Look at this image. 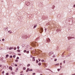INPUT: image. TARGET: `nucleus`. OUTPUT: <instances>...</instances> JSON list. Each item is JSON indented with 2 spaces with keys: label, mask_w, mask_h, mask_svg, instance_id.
<instances>
[{
  "label": "nucleus",
  "mask_w": 75,
  "mask_h": 75,
  "mask_svg": "<svg viewBox=\"0 0 75 75\" xmlns=\"http://www.w3.org/2000/svg\"><path fill=\"white\" fill-rule=\"evenodd\" d=\"M53 53H54L53 52H49V55L50 56V55H52V54Z\"/></svg>",
  "instance_id": "obj_1"
},
{
  "label": "nucleus",
  "mask_w": 75,
  "mask_h": 75,
  "mask_svg": "<svg viewBox=\"0 0 75 75\" xmlns=\"http://www.w3.org/2000/svg\"><path fill=\"white\" fill-rule=\"evenodd\" d=\"M40 31H41V33H42L43 32V28H41L40 29Z\"/></svg>",
  "instance_id": "obj_2"
},
{
  "label": "nucleus",
  "mask_w": 75,
  "mask_h": 75,
  "mask_svg": "<svg viewBox=\"0 0 75 75\" xmlns=\"http://www.w3.org/2000/svg\"><path fill=\"white\" fill-rule=\"evenodd\" d=\"M43 65H44V67H47V64H45V63H43Z\"/></svg>",
  "instance_id": "obj_3"
},
{
  "label": "nucleus",
  "mask_w": 75,
  "mask_h": 75,
  "mask_svg": "<svg viewBox=\"0 0 75 75\" xmlns=\"http://www.w3.org/2000/svg\"><path fill=\"white\" fill-rule=\"evenodd\" d=\"M29 69H30L28 68L27 69V70L26 71V72H28V71H29Z\"/></svg>",
  "instance_id": "obj_4"
},
{
  "label": "nucleus",
  "mask_w": 75,
  "mask_h": 75,
  "mask_svg": "<svg viewBox=\"0 0 75 75\" xmlns=\"http://www.w3.org/2000/svg\"><path fill=\"white\" fill-rule=\"evenodd\" d=\"M47 41L48 42H50V39L48 38L47 39Z\"/></svg>",
  "instance_id": "obj_5"
},
{
  "label": "nucleus",
  "mask_w": 75,
  "mask_h": 75,
  "mask_svg": "<svg viewBox=\"0 0 75 75\" xmlns=\"http://www.w3.org/2000/svg\"><path fill=\"white\" fill-rule=\"evenodd\" d=\"M9 68V69H10L11 70H12V67H10Z\"/></svg>",
  "instance_id": "obj_6"
},
{
  "label": "nucleus",
  "mask_w": 75,
  "mask_h": 75,
  "mask_svg": "<svg viewBox=\"0 0 75 75\" xmlns=\"http://www.w3.org/2000/svg\"><path fill=\"white\" fill-rule=\"evenodd\" d=\"M37 25H35L33 27V28H35V27H37Z\"/></svg>",
  "instance_id": "obj_7"
},
{
  "label": "nucleus",
  "mask_w": 75,
  "mask_h": 75,
  "mask_svg": "<svg viewBox=\"0 0 75 75\" xmlns=\"http://www.w3.org/2000/svg\"><path fill=\"white\" fill-rule=\"evenodd\" d=\"M26 69V68L25 67H24L23 68V70H25Z\"/></svg>",
  "instance_id": "obj_8"
},
{
  "label": "nucleus",
  "mask_w": 75,
  "mask_h": 75,
  "mask_svg": "<svg viewBox=\"0 0 75 75\" xmlns=\"http://www.w3.org/2000/svg\"><path fill=\"white\" fill-rule=\"evenodd\" d=\"M42 62H45V61H44V59H42L41 60Z\"/></svg>",
  "instance_id": "obj_9"
},
{
  "label": "nucleus",
  "mask_w": 75,
  "mask_h": 75,
  "mask_svg": "<svg viewBox=\"0 0 75 75\" xmlns=\"http://www.w3.org/2000/svg\"><path fill=\"white\" fill-rule=\"evenodd\" d=\"M9 56V55H8V54H7L6 55V57H8Z\"/></svg>",
  "instance_id": "obj_10"
},
{
  "label": "nucleus",
  "mask_w": 75,
  "mask_h": 75,
  "mask_svg": "<svg viewBox=\"0 0 75 75\" xmlns=\"http://www.w3.org/2000/svg\"><path fill=\"white\" fill-rule=\"evenodd\" d=\"M29 71H33V69H30L29 70Z\"/></svg>",
  "instance_id": "obj_11"
},
{
  "label": "nucleus",
  "mask_w": 75,
  "mask_h": 75,
  "mask_svg": "<svg viewBox=\"0 0 75 75\" xmlns=\"http://www.w3.org/2000/svg\"><path fill=\"white\" fill-rule=\"evenodd\" d=\"M9 74V73H6V75H8Z\"/></svg>",
  "instance_id": "obj_12"
},
{
  "label": "nucleus",
  "mask_w": 75,
  "mask_h": 75,
  "mask_svg": "<svg viewBox=\"0 0 75 75\" xmlns=\"http://www.w3.org/2000/svg\"><path fill=\"white\" fill-rule=\"evenodd\" d=\"M17 49H18V50H19V48H20V47L19 46H18L17 47Z\"/></svg>",
  "instance_id": "obj_13"
},
{
  "label": "nucleus",
  "mask_w": 75,
  "mask_h": 75,
  "mask_svg": "<svg viewBox=\"0 0 75 75\" xmlns=\"http://www.w3.org/2000/svg\"><path fill=\"white\" fill-rule=\"evenodd\" d=\"M12 49V47H11L9 48V50H11Z\"/></svg>",
  "instance_id": "obj_14"
},
{
  "label": "nucleus",
  "mask_w": 75,
  "mask_h": 75,
  "mask_svg": "<svg viewBox=\"0 0 75 75\" xmlns=\"http://www.w3.org/2000/svg\"><path fill=\"white\" fill-rule=\"evenodd\" d=\"M15 61L16 62H18V60H16Z\"/></svg>",
  "instance_id": "obj_15"
},
{
  "label": "nucleus",
  "mask_w": 75,
  "mask_h": 75,
  "mask_svg": "<svg viewBox=\"0 0 75 75\" xmlns=\"http://www.w3.org/2000/svg\"><path fill=\"white\" fill-rule=\"evenodd\" d=\"M36 63H38V60H36Z\"/></svg>",
  "instance_id": "obj_16"
},
{
  "label": "nucleus",
  "mask_w": 75,
  "mask_h": 75,
  "mask_svg": "<svg viewBox=\"0 0 75 75\" xmlns=\"http://www.w3.org/2000/svg\"><path fill=\"white\" fill-rule=\"evenodd\" d=\"M27 51L26 50H24L23 51L24 52H26Z\"/></svg>",
  "instance_id": "obj_17"
},
{
  "label": "nucleus",
  "mask_w": 75,
  "mask_h": 75,
  "mask_svg": "<svg viewBox=\"0 0 75 75\" xmlns=\"http://www.w3.org/2000/svg\"><path fill=\"white\" fill-rule=\"evenodd\" d=\"M38 65H41V63H40L38 64Z\"/></svg>",
  "instance_id": "obj_18"
},
{
  "label": "nucleus",
  "mask_w": 75,
  "mask_h": 75,
  "mask_svg": "<svg viewBox=\"0 0 75 75\" xmlns=\"http://www.w3.org/2000/svg\"><path fill=\"white\" fill-rule=\"evenodd\" d=\"M26 53L27 54H28L29 53V51H28L26 52Z\"/></svg>",
  "instance_id": "obj_19"
},
{
  "label": "nucleus",
  "mask_w": 75,
  "mask_h": 75,
  "mask_svg": "<svg viewBox=\"0 0 75 75\" xmlns=\"http://www.w3.org/2000/svg\"><path fill=\"white\" fill-rule=\"evenodd\" d=\"M12 57H13V56H10V58H11Z\"/></svg>",
  "instance_id": "obj_20"
},
{
  "label": "nucleus",
  "mask_w": 75,
  "mask_h": 75,
  "mask_svg": "<svg viewBox=\"0 0 75 75\" xmlns=\"http://www.w3.org/2000/svg\"><path fill=\"white\" fill-rule=\"evenodd\" d=\"M13 58H15V57H16V55H14L13 56Z\"/></svg>",
  "instance_id": "obj_21"
},
{
  "label": "nucleus",
  "mask_w": 75,
  "mask_h": 75,
  "mask_svg": "<svg viewBox=\"0 0 75 75\" xmlns=\"http://www.w3.org/2000/svg\"><path fill=\"white\" fill-rule=\"evenodd\" d=\"M57 59H54V61H57Z\"/></svg>",
  "instance_id": "obj_22"
},
{
  "label": "nucleus",
  "mask_w": 75,
  "mask_h": 75,
  "mask_svg": "<svg viewBox=\"0 0 75 75\" xmlns=\"http://www.w3.org/2000/svg\"><path fill=\"white\" fill-rule=\"evenodd\" d=\"M30 66V64H28V65H27V67H29V66Z\"/></svg>",
  "instance_id": "obj_23"
},
{
  "label": "nucleus",
  "mask_w": 75,
  "mask_h": 75,
  "mask_svg": "<svg viewBox=\"0 0 75 75\" xmlns=\"http://www.w3.org/2000/svg\"><path fill=\"white\" fill-rule=\"evenodd\" d=\"M8 33H11L12 32H10V31H8Z\"/></svg>",
  "instance_id": "obj_24"
},
{
  "label": "nucleus",
  "mask_w": 75,
  "mask_h": 75,
  "mask_svg": "<svg viewBox=\"0 0 75 75\" xmlns=\"http://www.w3.org/2000/svg\"><path fill=\"white\" fill-rule=\"evenodd\" d=\"M17 59H19V57H17V58H16Z\"/></svg>",
  "instance_id": "obj_25"
},
{
  "label": "nucleus",
  "mask_w": 75,
  "mask_h": 75,
  "mask_svg": "<svg viewBox=\"0 0 75 75\" xmlns=\"http://www.w3.org/2000/svg\"><path fill=\"white\" fill-rule=\"evenodd\" d=\"M33 75H35V73H33Z\"/></svg>",
  "instance_id": "obj_26"
},
{
  "label": "nucleus",
  "mask_w": 75,
  "mask_h": 75,
  "mask_svg": "<svg viewBox=\"0 0 75 75\" xmlns=\"http://www.w3.org/2000/svg\"><path fill=\"white\" fill-rule=\"evenodd\" d=\"M2 40L3 41H4V39H2Z\"/></svg>",
  "instance_id": "obj_27"
},
{
  "label": "nucleus",
  "mask_w": 75,
  "mask_h": 75,
  "mask_svg": "<svg viewBox=\"0 0 75 75\" xmlns=\"http://www.w3.org/2000/svg\"><path fill=\"white\" fill-rule=\"evenodd\" d=\"M17 51L18 52H20V50H18Z\"/></svg>",
  "instance_id": "obj_28"
},
{
  "label": "nucleus",
  "mask_w": 75,
  "mask_h": 75,
  "mask_svg": "<svg viewBox=\"0 0 75 75\" xmlns=\"http://www.w3.org/2000/svg\"><path fill=\"white\" fill-rule=\"evenodd\" d=\"M57 71H60V69H57Z\"/></svg>",
  "instance_id": "obj_29"
},
{
  "label": "nucleus",
  "mask_w": 75,
  "mask_h": 75,
  "mask_svg": "<svg viewBox=\"0 0 75 75\" xmlns=\"http://www.w3.org/2000/svg\"><path fill=\"white\" fill-rule=\"evenodd\" d=\"M4 71H3L2 72V73L4 74Z\"/></svg>",
  "instance_id": "obj_30"
},
{
  "label": "nucleus",
  "mask_w": 75,
  "mask_h": 75,
  "mask_svg": "<svg viewBox=\"0 0 75 75\" xmlns=\"http://www.w3.org/2000/svg\"><path fill=\"white\" fill-rule=\"evenodd\" d=\"M14 50H16V47H14Z\"/></svg>",
  "instance_id": "obj_31"
},
{
  "label": "nucleus",
  "mask_w": 75,
  "mask_h": 75,
  "mask_svg": "<svg viewBox=\"0 0 75 75\" xmlns=\"http://www.w3.org/2000/svg\"><path fill=\"white\" fill-rule=\"evenodd\" d=\"M59 65V64H56V65Z\"/></svg>",
  "instance_id": "obj_32"
},
{
  "label": "nucleus",
  "mask_w": 75,
  "mask_h": 75,
  "mask_svg": "<svg viewBox=\"0 0 75 75\" xmlns=\"http://www.w3.org/2000/svg\"><path fill=\"white\" fill-rule=\"evenodd\" d=\"M38 60L39 61H41V59H38Z\"/></svg>",
  "instance_id": "obj_33"
},
{
  "label": "nucleus",
  "mask_w": 75,
  "mask_h": 75,
  "mask_svg": "<svg viewBox=\"0 0 75 75\" xmlns=\"http://www.w3.org/2000/svg\"><path fill=\"white\" fill-rule=\"evenodd\" d=\"M53 58H54V57H55V55L53 56Z\"/></svg>",
  "instance_id": "obj_34"
},
{
  "label": "nucleus",
  "mask_w": 75,
  "mask_h": 75,
  "mask_svg": "<svg viewBox=\"0 0 75 75\" xmlns=\"http://www.w3.org/2000/svg\"><path fill=\"white\" fill-rule=\"evenodd\" d=\"M23 71H22L20 73L21 74H22V73H23Z\"/></svg>",
  "instance_id": "obj_35"
},
{
  "label": "nucleus",
  "mask_w": 75,
  "mask_h": 75,
  "mask_svg": "<svg viewBox=\"0 0 75 75\" xmlns=\"http://www.w3.org/2000/svg\"><path fill=\"white\" fill-rule=\"evenodd\" d=\"M64 64H65V61H64Z\"/></svg>",
  "instance_id": "obj_36"
},
{
  "label": "nucleus",
  "mask_w": 75,
  "mask_h": 75,
  "mask_svg": "<svg viewBox=\"0 0 75 75\" xmlns=\"http://www.w3.org/2000/svg\"><path fill=\"white\" fill-rule=\"evenodd\" d=\"M45 31L46 32V30H47V29H45Z\"/></svg>",
  "instance_id": "obj_37"
},
{
  "label": "nucleus",
  "mask_w": 75,
  "mask_h": 75,
  "mask_svg": "<svg viewBox=\"0 0 75 75\" xmlns=\"http://www.w3.org/2000/svg\"><path fill=\"white\" fill-rule=\"evenodd\" d=\"M15 66H16V67H17V65L16 64V65H15Z\"/></svg>",
  "instance_id": "obj_38"
},
{
  "label": "nucleus",
  "mask_w": 75,
  "mask_h": 75,
  "mask_svg": "<svg viewBox=\"0 0 75 75\" xmlns=\"http://www.w3.org/2000/svg\"><path fill=\"white\" fill-rule=\"evenodd\" d=\"M60 64L61 65H62V63H61Z\"/></svg>",
  "instance_id": "obj_39"
},
{
  "label": "nucleus",
  "mask_w": 75,
  "mask_h": 75,
  "mask_svg": "<svg viewBox=\"0 0 75 75\" xmlns=\"http://www.w3.org/2000/svg\"><path fill=\"white\" fill-rule=\"evenodd\" d=\"M73 7H75V4L74 5Z\"/></svg>",
  "instance_id": "obj_40"
},
{
  "label": "nucleus",
  "mask_w": 75,
  "mask_h": 75,
  "mask_svg": "<svg viewBox=\"0 0 75 75\" xmlns=\"http://www.w3.org/2000/svg\"><path fill=\"white\" fill-rule=\"evenodd\" d=\"M20 75H23V74H20Z\"/></svg>",
  "instance_id": "obj_41"
},
{
  "label": "nucleus",
  "mask_w": 75,
  "mask_h": 75,
  "mask_svg": "<svg viewBox=\"0 0 75 75\" xmlns=\"http://www.w3.org/2000/svg\"><path fill=\"white\" fill-rule=\"evenodd\" d=\"M33 59H34V57H33Z\"/></svg>",
  "instance_id": "obj_42"
},
{
  "label": "nucleus",
  "mask_w": 75,
  "mask_h": 75,
  "mask_svg": "<svg viewBox=\"0 0 75 75\" xmlns=\"http://www.w3.org/2000/svg\"><path fill=\"white\" fill-rule=\"evenodd\" d=\"M1 67V65H0V67Z\"/></svg>",
  "instance_id": "obj_43"
},
{
  "label": "nucleus",
  "mask_w": 75,
  "mask_h": 75,
  "mask_svg": "<svg viewBox=\"0 0 75 75\" xmlns=\"http://www.w3.org/2000/svg\"><path fill=\"white\" fill-rule=\"evenodd\" d=\"M33 61H35V59H33Z\"/></svg>",
  "instance_id": "obj_44"
},
{
  "label": "nucleus",
  "mask_w": 75,
  "mask_h": 75,
  "mask_svg": "<svg viewBox=\"0 0 75 75\" xmlns=\"http://www.w3.org/2000/svg\"><path fill=\"white\" fill-rule=\"evenodd\" d=\"M28 3H29V4H30V2H28Z\"/></svg>",
  "instance_id": "obj_45"
},
{
  "label": "nucleus",
  "mask_w": 75,
  "mask_h": 75,
  "mask_svg": "<svg viewBox=\"0 0 75 75\" xmlns=\"http://www.w3.org/2000/svg\"><path fill=\"white\" fill-rule=\"evenodd\" d=\"M40 75H42V74H41Z\"/></svg>",
  "instance_id": "obj_46"
},
{
  "label": "nucleus",
  "mask_w": 75,
  "mask_h": 75,
  "mask_svg": "<svg viewBox=\"0 0 75 75\" xmlns=\"http://www.w3.org/2000/svg\"><path fill=\"white\" fill-rule=\"evenodd\" d=\"M34 44V45H35V44Z\"/></svg>",
  "instance_id": "obj_47"
},
{
  "label": "nucleus",
  "mask_w": 75,
  "mask_h": 75,
  "mask_svg": "<svg viewBox=\"0 0 75 75\" xmlns=\"http://www.w3.org/2000/svg\"><path fill=\"white\" fill-rule=\"evenodd\" d=\"M70 38H72L71 37H70Z\"/></svg>",
  "instance_id": "obj_48"
},
{
  "label": "nucleus",
  "mask_w": 75,
  "mask_h": 75,
  "mask_svg": "<svg viewBox=\"0 0 75 75\" xmlns=\"http://www.w3.org/2000/svg\"><path fill=\"white\" fill-rule=\"evenodd\" d=\"M60 67H61V68H62V67H61V66H60Z\"/></svg>",
  "instance_id": "obj_49"
},
{
  "label": "nucleus",
  "mask_w": 75,
  "mask_h": 75,
  "mask_svg": "<svg viewBox=\"0 0 75 75\" xmlns=\"http://www.w3.org/2000/svg\"><path fill=\"white\" fill-rule=\"evenodd\" d=\"M1 41V40H0V41Z\"/></svg>",
  "instance_id": "obj_50"
},
{
  "label": "nucleus",
  "mask_w": 75,
  "mask_h": 75,
  "mask_svg": "<svg viewBox=\"0 0 75 75\" xmlns=\"http://www.w3.org/2000/svg\"><path fill=\"white\" fill-rule=\"evenodd\" d=\"M19 54V55L20 54Z\"/></svg>",
  "instance_id": "obj_51"
},
{
  "label": "nucleus",
  "mask_w": 75,
  "mask_h": 75,
  "mask_svg": "<svg viewBox=\"0 0 75 75\" xmlns=\"http://www.w3.org/2000/svg\"><path fill=\"white\" fill-rule=\"evenodd\" d=\"M19 54V55L20 54Z\"/></svg>",
  "instance_id": "obj_52"
}]
</instances>
